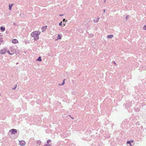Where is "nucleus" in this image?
I'll return each instance as SVG.
<instances>
[{
	"label": "nucleus",
	"instance_id": "1",
	"mask_svg": "<svg viewBox=\"0 0 146 146\" xmlns=\"http://www.w3.org/2000/svg\"><path fill=\"white\" fill-rule=\"evenodd\" d=\"M40 34V33L39 31H35L32 33L31 34V36L34 38L35 40H36L38 39V35Z\"/></svg>",
	"mask_w": 146,
	"mask_h": 146
},
{
	"label": "nucleus",
	"instance_id": "2",
	"mask_svg": "<svg viewBox=\"0 0 146 146\" xmlns=\"http://www.w3.org/2000/svg\"><path fill=\"white\" fill-rule=\"evenodd\" d=\"M9 132L11 133V134H15L17 133V131L15 129H11Z\"/></svg>",
	"mask_w": 146,
	"mask_h": 146
},
{
	"label": "nucleus",
	"instance_id": "3",
	"mask_svg": "<svg viewBox=\"0 0 146 146\" xmlns=\"http://www.w3.org/2000/svg\"><path fill=\"white\" fill-rule=\"evenodd\" d=\"M20 145L21 146H24L26 144V143L24 141L21 140L19 141Z\"/></svg>",
	"mask_w": 146,
	"mask_h": 146
},
{
	"label": "nucleus",
	"instance_id": "4",
	"mask_svg": "<svg viewBox=\"0 0 146 146\" xmlns=\"http://www.w3.org/2000/svg\"><path fill=\"white\" fill-rule=\"evenodd\" d=\"M90 19H86L85 21V22L86 23H83V24H86L88 23L90 21Z\"/></svg>",
	"mask_w": 146,
	"mask_h": 146
},
{
	"label": "nucleus",
	"instance_id": "5",
	"mask_svg": "<svg viewBox=\"0 0 146 146\" xmlns=\"http://www.w3.org/2000/svg\"><path fill=\"white\" fill-rule=\"evenodd\" d=\"M100 18H95V19H94L93 20V21L94 23H96L98 22L99 19Z\"/></svg>",
	"mask_w": 146,
	"mask_h": 146
},
{
	"label": "nucleus",
	"instance_id": "6",
	"mask_svg": "<svg viewBox=\"0 0 146 146\" xmlns=\"http://www.w3.org/2000/svg\"><path fill=\"white\" fill-rule=\"evenodd\" d=\"M6 52V51L5 50L3 49L1 50L0 52V53L1 54H5V53Z\"/></svg>",
	"mask_w": 146,
	"mask_h": 146
},
{
	"label": "nucleus",
	"instance_id": "7",
	"mask_svg": "<svg viewBox=\"0 0 146 146\" xmlns=\"http://www.w3.org/2000/svg\"><path fill=\"white\" fill-rule=\"evenodd\" d=\"M47 27V26H45L42 27V32H43L44 31L46 30Z\"/></svg>",
	"mask_w": 146,
	"mask_h": 146
},
{
	"label": "nucleus",
	"instance_id": "8",
	"mask_svg": "<svg viewBox=\"0 0 146 146\" xmlns=\"http://www.w3.org/2000/svg\"><path fill=\"white\" fill-rule=\"evenodd\" d=\"M113 35H108L107 36V38H113Z\"/></svg>",
	"mask_w": 146,
	"mask_h": 146
},
{
	"label": "nucleus",
	"instance_id": "9",
	"mask_svg": "<svg viewBox=\"0 0 146 146\" xmlns=\"http://www.w3.org/2000/svg\"><path fill=\"white\" fill-rule=\"evenodd\" d=\"M18 42V40L15 39H13L12 40V42L14 43H17Z\"/></svg>",
	"mask_w": 146,
	"mask_h": 146
},
{
	"label": "nucleus",
	"instance_id": "10",
	"mask_svg": "<svg viewBox=\"0 0 146 146\" xmlns=\"http://www.w3.org/2000/svg\"><path fill=\"white\" fill-rule=\"evenodd\" d=\"M0 29L2 31H4L5 30V28L4 27H0Z\"/></svg>",
	"mask_w": 146,
	"mask_h": 146
},
{
	"label": "nucleus",
	"instance_id": "11",
	"mask_svg": "<svg viewBox=\"0 0 146 146\" xmlns=\"http://www.w3.org/2000/svg\"><path fill=\"white\" fill-rule=\"evenodd\" d=\"M13 5V4H10L9 5V10H11V9Z\"/></svg>",
	"mask_w": 146,
	"mask_h": 146
},
{
	"label": "nucleus",
	"instance_id": "12",
	"mask_svg": "<svg viewBox=\"0 0 146 146\" xmlns=\"http://www.w3.org/2000/svg\"><path fill=\"white\" fill-rule=\"evenodd\" d=\"M65 79H64L63 80L62 84H58V85L59 86H62V85H63L65 84L64 81H65Z\"/></svg>",
	"mask_w": 146,
	"mask_h": 146
},
{
	"label": "nucleus",
	"instance_id": "13",
	"mask_svg": "<svg viewBox=\"0 0 146 146\" xmlns=\"http://www.w3.org/2000/svg\"><path fill=\"white\" fill-rule=\"evenodd\" d=\"M36 60L39 61H41V57L40 56H39L38 58Z\"/></svg>",
	"mask_w": 146,
	"mask_h": 146
},
{
	"label": "nucleus",
	"instance_id": "14",
	"mask_svg": "<svg viewBox=\"0 0 146 146\" xmlns=\"http://www.w3.org/2000/svg\"><path fill=\"white\" fill-rule=\"evenodd\" d=\"M127 144H129L130 145L132 146V145L131 143V141H127Z\"/></svg>",
	"mask_w": 146,
	"mask_h": 146
},
{
	"label": "nucleus",
	"instance_id": "15",
	"mask_svg": "<svg viewBox=\"0 0 146 146\" xmlns=\"http://www.w3.org/2000/svg\"><path fill=\"white\" fill-rule=\"evenodd\" d=\"M7 53L10 55H12L14 53V52H13V53H11L9 51V50H7Z\"/></svg>",
	"mask_w": 146,
	"mask_h": 146
},
{
	"label": "nucleus",
	"instance_id": "16",
	"mask_svg": "<svg viewBox=\"0 0 146 146\" xmlns=\"http://www.w3.org/2000/svg\"><path fill=\"white\" fill-rule=\"evenodd\" d=\"M37 143L38 144L40 145L41 143V142L39 140L38 141H37Z\"/></svg>",
	"mask_w": 146,
	"mask_h": 146
},
{
	"label": "nucleus",
	"instance_id": "17",
	"mask_svg": "<svg viewBox=\"0 0 146 146\" xmlns=\"http://www.w3.org/2000/svg\"><path fill=\"white\" fill-rule=\"evenodd\" d=\"M44 146H51L50 144H46L44 145Z\"/></svg>",
	"mask_w": 146,
	"mask_h": 146
},
{
	"label": "nucleus",
	"instance_id": "18",
	"mask_svg": "<svg viewBox=\"0 0 146 146\" xmlns=\"http://www.w3.org/2000/svg\"><path fill=\"white\" fill-rule=\"evenodd\" d=\"M58 39H61V36L59 35H58Z\"/></svg>",
	"mask_w": 146,
	"mask_h": 146
},
{
	"label": "nucleus",
	"instance_id": "19",
	"mask_svg": "<svg viewBox=\"0 0 146 146\" xmlns=\"http://www.w3.org/2000/svg\"><path fill=\"white\" fill-rule=\"evenodd\" d=\"M51 141L50 140V139H48V140L47 141V142L46 143H49L50 142H51Z\"/></svg>",
	"mask_w": 146,
	"mask_h": 146
},
{
	"label": "nucleus",
	"instance_id": "20",
	"mask_svg": "<svg viewBox=\"0 0 146 146\" xmlns=\"http://www.w3.org/2000/svg\"><path fill=\"white\" fill-rule=\"evenodd\" d=\"M17 87V85H16L13 88H12V89H13V90H15V89H16V87Z\"/></svg>",
	"mask_w": 146,
	"mask_h": 146
},
{
	"label": "nucleus",
	"instance_id": "21",
	"mask_svg": "<svg viewBox=\"0 0 146 146\" xmlns=\"http://www.w3.org/2000/svg\"><path fill=\"white\" fill-rule=\"evenodd\" d=\"M129 17V15H127L126 17V18H125V19L126 20H127V19Z\"/></svg>",
	"mask_w": 146,
	"mask_h": 146
},
{
	"label": "nucleus",
	"instance_id": "22",
	"mask_svg": "<svg viewBox=\"0 0 146 146\" xmlns=\"http://www.w3.org/2000/svg\"><path fill=\"white\" fill-rule=\"evenodd\" d=\"M143 29L144 30H146V25H145L143 27Z\"/></svg>",
	"mask_w": 146,
	"mask_h": 146
},
{
	"label": "nucleus",
	"instance_id": "23",
	"mask_svg": "<svg viewBox=\"0 0 146 146\" xmlns=\"http://www.w3.org/2000/svg\"><path fill=\"white\" fill-rule=\"evenodd\" d=\"M112 63H113V64H115V65H116L117 64L116 63V62L114 61H112Z\"/></svg>",
	"mask_w": 146,
	"mask_h": 146
},
{
	"label": "nucleus",
	"instance_id": "24",
	"mask_svg": "<svg viewBox=\"0 0 146 146\" xmlns=\"http://www.w3.org/2000/svg\"><path fill=\"white\" fill-rule=\"evenodd\" d=\"M62 22H61L60 23H59V25L60 26L62 25Z\"/></svg>",
	"mask_w": 146,
	"mask_h": 146
},
{
	"label": "nucleus",
	"instance_id": "25",
	"mask_svg": "<svg viewBox=\"0 0 146 146\" xmlns=\"http://www.w3.org/2000/svg\"><path fill=\"white\" fill-rule=\"evenodd\" d=\"M67 21L66 20V19H63V21L64 22V21Z\"/></svg>",
	"mask_w": 146,
	"mask_h": 146
},
{
	"label": "nucleus",
	"instance_id": "26",
	"mask_svg": "<svg viewBox=\"0 0 146 146\" xmlns=\"http://www.w3.org/2000/svg\"><path fill=\"white\" fill-rule=\"evenodd\" d=\"M69 115V116H70L71 117V118H72V119H74V118L73 117H71V115Z\"/></svg>",
	"mask_w": 146,
	"mask_h": 146
},
{
	"label": "nucleus",
	"instance_id": "27",
	"mask_svg": "<svg viewBox=\"0 0 146 146\" xmlns=\"http://www.w3.org/2000/svg\"><path fill=\"white\" fill-rule=\"evenodd\" d=\"M63 15H63L60 14V15H59V16H63Z\"/></svg>",
	"mask_w": 146,
	"mask_h": 146
},
{
	"label": "nucleus",
	"instance_id": "28",
	"mask_svg": "<svg viewBox=\"0 0 146 146\" xmlns=\"http://www.w3.org/2000/svg\"><path fill=\"white\" fill-rule=\"evenodd\" d=\"M1 41H2V40L1 39H0V42H1Z\"/></svg>",
	"mask_w": 146,
	"mask_h": 146
},
{
	"label": "nucleus",
	"instance_id": "29",
	"mask_svg": "<svg viewBox=\"0 0 146 146\" xmlns=\"http://www.w3.org/2000/svg\"><path fill=\"white\" fill-rule=\"evenodd\" d=\"M106 0H104V3H105V2H106Z\"/></svg>",
	"mask_w": 146,
	"mask_h": 146
},
{
	"label": "nucleus",
	"instance_id": "30",
	"mask_svg": "<svg viewBox=\"0 0 146 146\" xmlns=\"http://www.w3.org/2000/svg\"><path fill=\"white\" fill-rule=\"evenodd\" d=\"M131 141V142H133V140H131V141Z\"/></svg>",
	"mask_w": 146,
	"mask_h": 146
},
{
	"label": "nucleus",
	"instance_id": "31",
	"mask_svg": "<svg viewBox=\"0 0 146 146\" xmlns=\"http://www.w3.org/2000/svg\"><path fill=\"white\" fill-rule=\"evenodd\" d=\"M105 9H104V13H105Z\"/></svg>",
	"mask_w": 146,
	"mask_h": 146
},
{
	"label": "nucleus",
	"instance_id": "32",
	"mask_svg": "<svg viewBox=\"0 0 146 146\" xmlns=\"http://www.w3.org/2000/svg\"><path fill=\"white\" fill-rule=\"evenodd\" d=\"M11 52H13V51H12V50H11Z\"/></svg>",
	"mask_w": 146,
	"mask_h": 146
},
{
	"label": "nucleus",
	"instance_id": "33",
	"mask_svg": "<svg viewBox=\"0 0 146 146\" xmlns=\"http://www.w3.org/2000/svg\"><path fill=\"white\" fill-rule=\"evenodd\" d=\"M18 64V62H17V63H16V64Z\"/></svg>",
	"mask_w": 146,
	"mask_h": 146
},
{
	"label": "nucleus",
	"instance_id": "34",
	"mask_svg": "<svg viewBox=\"0 0 146 146\" xmlns=\"http://www.w3.org/2000/svg\"><path fill=\"white\" fill-rule=\"evenodd\" d=\"M1 35V34L0 33V36Z\"/></svg>",
	"mask_w": 146,
	"mask_h": 146
},
{
	"label": "nucleus",
	"instance_id": "35",
	"mask_svg": "<svg viewBox=\"0 0 146 146\" xmlns=\"http://www.w3.org/2000/svg\"><path fill=\"white\" fill-rule=\"evenodd\" d=\"M1 94L0 93V96H1Z\"/></svg>",
	"mask_w": 146,
	"mask_h": 146
},
{
	"label": "nucleus",
	"instance_id": "36",
	"mask_svg": "<svg viewBox=\"0 0 146 146\" xmlns=\"http://www.w3.org/2000/svg\"><path fill=\"white\" fill-rule=\"evenodd\" d=\"M1 44V43H0V45Z\"/></svg>",
	"mask_w": 146,
	"mask_h": 146
}]
</instances>
